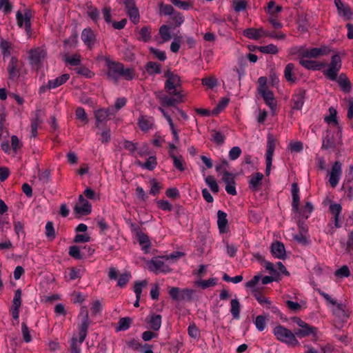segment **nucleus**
Segmentation results:
<instances>
[{
  "label": "nucleus",
  "instance_id": "nucleus-1",
  "mask_svg": "<svg viewBox=\"0 0 353 353\" xmlns=\"http://www.w3.org/2000/svg\"><path fill=\"white\" fill-rule=\"evenodd\" d=\"M164 76L167 79L164 85V90L168 95L163 94L162 92L156 94L161 104L163 106L171 107L183 102L185 95L182 94L180 77L170 70L165 72Z\"/></svg>",
  "mask_w": 353,
  "mask_h": 353
},
{
  "label": "nucleus",
  "instance_id": "nucleus-2",
  "mask_svg": "<svg viewBox=\"0 0 353 353\" xmlns=\"http://www.w3.org/2000/svg\"><path fill=\"white\" fill-rule=\"evenodd\" d=\"M274 334L278 340L290 345L297 346L299 345L296 338L295 332L293 333L291 330L282 325L275 327Z\"/></svg>",
  "mask_w": 353,
  "mask_h": 353
},
{
  "label": "nucleus",
  "instance_id": "nucleus-3",
  "mask_svg": "<svg viewBox=\"0 0 353 353\" xmlns=\"http://www.w3.org/2000/svg\"><path fill=\"white\" fill-rule=\"evenodd\" d=\"M341 137V133L339 131L336 133L335 132L327 130L325 136L323 139L321 148L324 150H334L336 148L338 145H341L339 140Z\"/></svg>",
  "mask_w": 353,
  "mask_h": 353
},
{
  "label": "nucleus",
  "instance_id": "nucleus-4",
  "mask_svg": "<svg viewBox=\"0 0 353 353\" xmlns=\"http://www.w3.org/2000/svg\"><path fill=\"white\" fill-rule=\"evenodd\" d=\"M341 65V59L339 54H335L331 58L328 68L323 71V74L330 80L335 81Z\"/></svg>",
  "mask_w": 353,
  "mask_h": 353
},
{
  "label": "nucleus",
  "instance_id": "nucleus-5",
  "mask_svg": "<svg viewBox=\"0 0 353 353\" xmlns=\"http://www.w3.org/2000/svg\"><path fill=\"white\" fill-rule=\"evenodd\" d=\"M16 18L17 21V25L20 28H24L26 32L28 37L30 38L32 35V28H31V18L32 13L30 10L26 9L24 10V13H22L20 10H19L16 14Z\"/></svg>",
  "mask_w": 353,
  "mask_h": 353
},
{
  "label": "nucleus",
  "instance_id": "nucleus-6",
  "mask_svg": "<svg viewBox=\"0 0 353 353\" xmlns=\"http://www.w3.org/2000/svg\"><path fill=\"white\" fill-rule=\"evenodd\" d=\"M107 72L106 75L108 79L117 82L121 77V71H122L123 63L112 61L109 59H105Z\"/></svg>",
  "mask_w": 353,
  "mask_h": 353
},
{
  "label": "nucleus",
  "instance_id": "nucleus-7",
  "mask_svg": "<svg viewBox=\"0 0 353 353\" xmlns=\"http://www.w3.org/2000/svg\"><path fill=\"white\" fill-rule=\"evenodd\" d=\"M276 147V139L271 134L268 135L267 150H266V169L265 174L268 176L270 173L272 157Z\"/></svg>",
  "mask_w": 353,
  "mask_h": 353
},
{
  "label": "nucleus",
  "instance_id": "nucleus-8",
  "mask_svg": "<svg viewBox=\"0 0 353 353\" xmlns=\"http://www.w3.org/2000/svg\"><path fill=\"white\" fill-rule=\"evenodd\" d=\"M163 259H165V256H157L152 258L149 262V269L151 271L155 272L158 273L159 272H169L171 271V269L169 268L168 265L165 263Z\"/></svg>",
  "mask_w": 353,
  "mask_h": 353
},
{
  "label": "nucleus",
  "instance_id": "nucleus-9",
  "mask_svg": "<svg viewBox=\"0 0 353 353\" xmlns=\"http://www.w3.org/2000/svg\"><path fill=\"white\" fill-rule=\"evenodd\" d=\"M74 211L80 216H86L91 213L92 205L82 194H80L79 196L78 203H76L74 208Z\"/></svg>",
  "mask_w": 353,
  "mask_h": 353
},
{
  "label": "nucleus",
  "instance_id": "nucleus-10",
  "mask_svg": "<svg viewBox=\"0 0 353 353\" xmlns=\"http://www.w3.org/2000/svg\"><path fill=\"white\" fill-rule=\"evenodd\" d=\"M330 52V50L326 46L313 48L301 50L300 56L302 58H317L318 57L327 54Z\"/></svg>",
  "mask_w": 353,
  "mask_h": 353
},
{
  "label": "nucleus",
  "instance_id": "nucleus-11",
  "mask_svg": "<svg viewBox=\"0 0 353 353\" xmlns=\"http://www.w3.org/2000/svg\"><path fill=\"white\" fill-rule=\"evenodd\" d=\"M83 312L84 313V315L82 319V322H81V325L79 326V342L80 343H82L84 341V340L85 339L87 334H88V327L90 324L88 312L84 307L81 309V313H83Z\"/></svg>",
  "mask_w": 353,
  "mask_h": 353
},
{
  "label": "nucleus",
  "instance_id": "nucleus-12",
  "mask_svg": "<svg viewBox=\"0 0 353 353\" xmlns=\"http://www.w3.org/2000/svg\"><path fill=\"white\" fill-rule=\"evenodd\" d=\"M46 56V51L42 48L38 47L29 51V59L31 65L39 67L42 60Z\"/></svg>",
  "mask_w": 353,
  "mask_h": 353
},
{
  "label": "nucleus",
  "instance_id": "nucleus-13",
  "mask_svg": "<svg viewBox=\"0 0 353 353\" xmlns=\"http://www.w3.org/2000/svg\"><path fill=\"white\" fill-rule=\"evenodd\" d=\"M221 179L225 183V191L227 193L232 196L236 195L235 175L229 172H225V174L222 175Z\"/></svg>",
  "mask_w": 353,
  "mask_h": 353
},
{
  "label": "nucleus",
  "instance_id": "nucleus-14",
  "mask_svg": "<svg viewBox=\"0 0 353 353\" xmlns=\"http://www.w3.org/2000/svg\"><path fill=\"white\" fill-rule=\"evenodd\" d=\"M306 94V90L303 88L297 90L296 93L292 95L291 99V107L292 110H299L304 104V100Z\"/></svg>",
  "mask_w": 353,
  "mask_h": 353
},
{
  "label": "nucleus",
  "instance_id": "nucleus-15",
  "mask_svg": "<svg viewBox=\"0 0 353 353\" xmlns=\"http://www.w3.org/2000/svg\"><path fill=\"white\" fill-rule=\"evenodd\" d=\"M342 174V165L339 161H336L332 167L330 174L329 182L332 188H335L340 179Z\"/></svg>",
  "mask_w": 353,
  "mask_h": 353
},
{
  "label": "nucleus",
  "instance_id": "nucleus-16",
  "mask_svg": "<svg viewBox=\"0 0 353 353\" xmlns=\"http://www.w3.org/2000/svg\"><path fill=\"white\" fill-rule=\"evenodd\" d=\"M335 6L338 10L339 14L341 15L345 20H350L353 17V10L347 4H344L341 0H334Z\"/></svg>",
  "mask_w": 353,
  "mask_h": 353
},
{
  "label": "nucleus",
  "instance_id": "nucleus-17",
  "mask_svg": "<svg viewBox=\"0 0 353 353\" xmlns=\"http://www.w3.org/2000/svg\"><path fill=\"white\" fill-rule=\"evenodd\" d=\"M110 110V108H101L94 111V115L96 119L97 128H99L101 124L109 120L111 114Z\"/></svg>",
  "mask_w": 353,
  "mask_h": 353
},
{
  "label": "nucleus",
  "instance_id": "nucleus-18",
  "mask_svg": "<svg viewBox=\"0 0 353 353\" xmlns=\"http://www.w3.org/2000/svg\"><path fill=\"white\" fill-rule=\"evenodd\" d=\"M21 305V290L18 289L14 292V299L11 308L13 319H18L19 316V308Z\"/></svg>",
  "mask_w": 353,
  "mask_h": 353
},
{
  "label": "nucleus",
  "instance_id": "nucleus-19",
  "mask_svg": "<svg viewBox=\"0 0 353 353\" xmlns=\"http://www.w3.org/2000/svg\"><path fill=\"white\" fill-rule=\"evenodd\" d=\"M137 236V240L141 248L145 253L149 252L151 243L149 236L143 232L139 228L135 229Z\"/></svg>",
  "mask_w": 353,
  "mask_h": 353
},
{
  "label": "nucleus",
  "instance_id": "nucleus-20",
  "mask_svg": "<svg viewBox=\"0 0 353 353\" xmlns=\"http://www.w3.org/2000/svg\"><path fill=\"white\" fill-rule=\"evenodd\" d=\"M81 39L89 49H92L96 41V35L90 28L83 30Z\"/></svg>",
  "mask_w": 353,
  "mask_h": 353
},
{
  "label": "nucleus",
  "instance_id": "nucleus-21",
  "mask_svg": "<svg viewBox=\"0 0 353 353\" xmlns=\"http://www.w3.org/2000/svg\"><path fill=\"white\" fill-rule=\"evenodd\" d=\"M271 252L272 255L277 259H285V249L283 243L280 241H276L272 243Z\"/></svg>",
  "mask_w": 353,
  "mask_h": 353
},
{
  "label": "nucleus",
  "instance_id": "nucleus-22",
  "mask_svg": "<svg viewBox=\"0 0 353 353\" xmlns=\"http://www.w3.org/2000/svg\"><path fill=\"white\" fill-rule=\"evenodd\" d=\"M259 94L263 97L267 105H268L272 111H275L277 103L274 98L272 91L270 90H262Z\"/></svg>",
  "mask_w": 353,
  "mask_h": 353
},
{
  "label": "nucleus",
  "instance_id": "nucleus-23",
  "mask_svg": "<svg viewBox=\"0 0 353 353\" xmlns=\"http://www.w3.org/2000/svg\"><path fill=\"white\" fill-rule=\"evenodd\" d=\"M317 328L310 325L308 323L304 324L302 327L295 330V334L298 337H305L310 334L316 336Z\"/></svg>",
  "mask_w": 353,
  "mask_h": 353
},
{
  "label": "nucleus",
  "instance_id": "nucleus-24",
  "mask_svg": "<svg viewBox=\"0 0 353 353\" xmlns=\"http://www.w3.org/2000/svg\"><path fill=\"white\" fill-rule=\"evenodd\" d=\"M341 90L345 93H350L352 90V83L345 73H341L339 77H336V80Z\"/></svg>",
  "mask_w": 353,
  "mask_h": 353
},
{
  "label": "nucleus",
  "instance_id": "nucleus-25",
  "mask_svg": "<svg viewBox=\"0 0 353 353\" xmlns=\"http://www.w3.org/2000/svg\"><path fill=\"white\" fill-rule=\"evenodd\" d=\"M18 59L16 57H12L8 65V72L9 74V79L14 80L19 77L18 70Z\"/></svg>",
  "mask_w": 353,
  "mask_h": 353
},
{
  "label": "nucleus",
  "instance_id": "nucleus-26",
  "mask_svg": "<svg viewBox=\"0 0 353 353\" xmlns=\"http://www.w3.org/2000/svg\"><path fill=\"white\" fill-rule=\"evenodd\" d=\"M263 179V174L261 172H255L251 176V179L249 181V188L253 191L256 192L259 189L261 185L262 180Z\"/></svg>",
  "mask_w": 353,
  "mask_h": 353
},
{
  "label": "nucleus",
  "instance_id": "nucleus-27",
  "mask_svg": "<svg viewBox=\"0 0 353 353\" xmlns=\"http://www.w3.org/2000/svg\"><path fill=\"white\" fill-rule=\"evenodd\" d=\"M217 224L219 232L225 233L228 230V221L227 219V214L221 210L217 212Z\"/></svg>",
  "mask_w": 353,
  "mask_h": 353
},
{
  "label": "nucleus",
  "instance_id": "nucleus-28",
  "mask_svg": "<svg viewBox=\"0 0 353 353\" xmlns=\"http://www.w3.org/2000/svg\"><path fill=\"white\" fill-rule=\"evenodd\" d=\"M299 187L296 183H293L292 184V211L299 212V203H300V197L299 194Z\"/></svg>",
  "mask_w": 353,
  "mask_h": 353
},
{
  "label": "nucleus",
  "instance_id": "nucleus-29",
  "mask_svg": "<svg viewBox=\"0 0 353 353\" xmlns=\"http://www.w3.org/2000/svg\"><path fill=\"white\" fill-rule=\"evenodd\" d=\"M299 63L305 68L312 70H320L325 65V63L321 62L305 59H301Z\"/></svg>",
  "mask_w": 353,
  "mask_h": 353
},
{
  "label": "nucleus",
  "instance_id": "nucleus-30",
  "mask_svg": "<svg viewBox=\"0 0 353 353\" xmlns=\"http://www.w3.org/2000/svg\"><path fill=\"white\" fill-rule=\"evenodd\" d=\"M146 321L152 330L158 331L161 325V316L152 313L147 318Z\"/></svg>",
  "mask_w": 353,
  "mask_h": 353
},
{
  "label": "nucleus",
  "instance_id": "nucleus-31",
  "mask_svg": "<svg viewBox=\"0 0 353 353\" xmlns=\"http://www.w3.org/2000/svg\"><path fill=\"white\" fill-rule=\"evenodd\" d=\"M329 210L333 215L334 225L336 228L341 227L339 224V215L342 211V207L339 203H332L329 207Z\"/></svg>",
  "mask_w": 353,
  "mask_h": 353
},
{
  "label": "nucleus",
  "instance_id": "nucleus-32",
  "mask_svg": "<svg viewBox=\"0 0 353 353\" xmlns=\"http://www.w3.org/2000/svg\"><path fill=\"white\" fill-rule=\"evenodd\" d=\"M252 292L254 297L260 304H269L268 309L271 310L274 313H276L278 311L277 307L272 306V302L268 299L263 296L258 290L254 289Z\"/></svg>",
  "mask_w": 353,
  "mask_h": 353
},
{
  "label": "nucleus",
  "instance_id": "nucleus-33",
  "mask_svg": "<svg viewBox=\"0 0 353 353\" xmlns=\"http://www.w3.org/2000/svg\"><path fill=\"white\" fill-rule=\"evenodd\" d=\"M70 79L68 74H63L54 80L48 81V89H54L64 84Z\"/></svg>",
  "mask_w": 353,
  "mask_h": 353
},
{
  "label": "nucleus",
  "instance_id": "nucleus-34",
  "mask_svg": "<svg viewBox=\"0 0 353 353\" xmlns=\"http://www.w3.org/2000/svg\"><path fill=\"white\" fill-rule=\"evenodd\" d=\"M294 69V65L290 63L286 65L284 70V77L290 83H294L297 81V78L293 75Z\"/></svg>",
  "mask_w": 353,
  "mask_h": 353
},
{
  "label": "nucleus",
  "instance_id": "nucleus-35",
  "mask_svg": "<svg viewBox=\"0 0 353 353\" xmlns=\"http://www.w3.org/2000/svg\"><path fill=\"white\" fill-rule=\"evenodd\" d=\"M138 125L142 131L147 132L152 128L154 123L152 119H149L146 116L141 115L138 119Z\"/></svg>",
  "mask_w": 353,
  "mask_h": 353
},
{
  "label": "nucleus",
  "instance_id": "nucleus-36",
  "mask_svg": "<svg viewBox=\"0 0 353 353\" xmlns=\"http://www.w3.org/2000/svg\"><path fill=\"white\" fill-rule=\"evenodd\" d=\"M329 113L330 114L325 117V122L327 123L328 124L333 123L334 125L338 128V129L339 130V133L341 134V128L339 125V122L336 118V110L333 107H330L329 108Z\"/></svg>",
  "mask_w": 353,
  "mask_h": 353
},
{
  "label": "nucleus",
  "instance_id": "nucleus-37",
  "mask_svg": "<svg viewBox=\"0 0 353 353\" xmlns=\"http://www.w3.org/2000/svg\"><path fill=\"white\" fill-rule=\"evenodd\" d=\"M137 164L143 168H145L148 170H153L157 165V161L154 156H150L145 163L139 160L137 161Z\"/></svg>",
  "mask_w": 353,
  "mask_h": 353
},
{
  "label": "nucleus",
  "instance_id": "nucleus-38",
  "mask_svg": "<svg viewBox=\"0 0 353 353\" xmlns=\"http://www.w3.org/2000/svg\"><path fill=\"white\" fill-rule=\"evenodd\" d=\"M132 322V320L130 317L121 318L119 320L118 326L115 329L116 331L120 332V331L127 330L130 327Z\"/></svg>",
  "mask_w": 353,
  "mask_h": 353
},
{
  "label": "nucleus",
  "instance_id": "nucleus-39",
  "mask_svg": "<svg viewBox=\"0 0 353 353\" xmlns=\"http://www.w3.org/2000/svg\"><path fill=\"white\" fill-rule=\"evenodd\" d=\"M145 70L150 75L161 73V64L149 61L145 65Z\"/></svg>",
  "mask_w": 353,
  "mask_h": 353
},
{
  "label": "nucleus",
  "instance_id": "nucleus-40",
  "mask_svg": "<svg viewBox=\"0 0 353 353\" xmlns=\"http://www.w3.org/2000/svg\"><path fill=\"white\" fill-rule=\"evenodd\" d=\"M231 308L230 312L233 319H239L240 317V303L239 301L236 299H234L231 300L230 302Z\"/></svg>",
  "mask_w": 353,
  "mask_h": 353
},
{
  "label": "nucleus",
  "instance_id": "nucleus-41",
  "mask_svg": "<svg viewBox=\"0 0 353 353\" xmlns=\"http://www.w3.org/2000/svg\"><path fill=\"white\" fill-rule=\"evenodd\" d=\"M169 154H170V157L173 160V164H174V166L178 169L179 170H180L181 172H183L185 170V167L183 166V158L181 156L180 157H177L172 152V150H170L169 151Z\"/></svg>",
  "mask_w": 353,
  "mask_h": 353
},
{
  "label": "nucleus",
  "instance_id": "nucleus-42",
  "mask_svg": "<svg viewBox=\"0 0 353 353\" xmlns=\"http://www.w3.org/2000/svg\"><path fill=\"white\" fill-rule=\"evenodd\" d=\"M257 50L263 54H276L279 52L277 46L272 43L268 46H259L257 47Z\"/></svg>",
  "mask_w": 353,
  "mask_h": 353
},
{
  "label": "nucleus",
  "instance_id": "nucleus-43",
  "mask_svg": "<svg viewBox=\"0 0 353 353\" xmlns=\"http://www.w3.org/2000/svg\"><path fill=\"white\" fill-rule=\"evenodd\" d=\"M78 43V34L77 32L74 30L72 32L71 36L68 39H65L63 41V44L65 47L72 48H75L77 46V44Z\"/></svg>",
  "mask_w": 353,
  "mask_h": 353
},
{
  "label": "nucleus",
  "instance_id": "nucleus-44",
  "mask_svg": "<svg viewBox=\"0 0 353 353\" xmlns=\"http://www.w3.org/2000/svg\"><path fill=\"white\" fill-rule=\"evenodd\" d=\"M87 14L95 23H97L100 19V12L97 8L88 6Z\"/></svg>",
  "mask_w": 353,
  "mask_h": 353
},
{
  "label": "nucleus",
  "instance_id": "nucleus-45",
  "mask_svg": "<svg viewBox=\"0 0 353 353\" xmlns=\"http://www.w3.org/2000/svg\"><path fill=\"white\" fill-rule=\"evenodd\" d=\"M205 181L207 183V185L209 186L210 190L214 193H218L219 191V185L214 179V177L212 175H208L205 179Z\"/></svg>",
  "mask_w": 353,
  "mask_h": 353
},
{
  "label": "nucleus",
  "instance_id": "nucleus-46",
  "mask_svg": "<svg viewBox=\"0 0 353 353\" xmlns=\"http://www.w3.org/2000/svg\"><path fill=\"white\" fill-rule=\"evenodd\" d=\"M313 210V205L312 204L307 201L304 205V207L302 209L299 208V212H295L296 213L299 214L301 216L305 219H307L309 216V214L312 212Z\"/></svg>",
  "mask_w": 353,
  "mask_h": 353
},
{
  "label": "nucleus",
  "instance_id": "nucleus-47",
  "mask_svg": "<svg viewBox=\"0 0 353 353\" xmlns=\"http://www.w3.org/2000/svg\"><path fill=\"white\" fill-rule=\"evenodd\" d=\"M212 132L211 141H214L218 145H222L225 141V136L221 132L215 130H212Z\"/></svg>",
  "mask_w": 353,
  "mask_h": 353
},
{
  "label": "nucleus",
  "instance_id": "nucleus-48",
  "mask_svg": "<svg viewBox=\"0 0 353 353\" xmlns=\"http://www.w3.org/2000/svg\"><path fill=\"white\" fill-rule=\"evenodd\" d=\"M46 235L50 241H53L56 237L53 223L51 221H48L46 225Z\"/></svg>",
  "mask_w": 353,
  "mask_h": 353
},
{
  "label": "nucleus",
  "instance_id": "nucleus-49",
  "mask_svg": "<svg viewBox=\"0 0 353 353\" xmlns=\"http://www.w3.org/2000/svg\"><path fill=\"white\" fill-rule=\"evenodd\" d=\"M75 70L78 74H80L89 79L93 77L94 75V73L93 72H92L88 68L84 65H79V67L77 68Z\"/></svg>",
  "mask_w": 353,
  "mask_h": 353
},
{
  "label": "nucleus",
  "instance_id": "nucleus-50",
  "mask_svg": "<svg viewBox=\"0 0 353 353\" xmlns=\"http://www.w3.org/2000/svg\"><path fill=\"white\" fill-rule=\"evenodd\" d=\"M135 76V70L134 68H124L123 64L122 65V71H121V77H123L127 81H130L134 79Z\"/></svg>",
  "mask_w": 353,
  "mask_h": 353
},
{
  "label": "nucleus",
  "instance_id": "nucleus-51",
  "mask_svg": "<svg viewBox=\"0 0 353 353\" xmlns=\"http://www.w3.org/2000/svg\"><path fill=\"white\" fill-rule=\"evenodd\" d=\"M243 35L248 39L259 40L260 39V35L258 34L256 28H249L243 30Z\"/></svg>",
  "mask_w": 353,
  "mask_h": 353
},
{
  "label": "nucleus",
  "instance_id": "nucleus-52",
  "mask_svg": "<svg viewBox=\"0 0 353 353\" xmlns=\"http://www.w3.org/2000/svg\"><path fill=\"white\" fill-rule=\"evenodd\" d=\"M170 28L166 25H163L159 28V34L163 40V42L169 41L171 39L170 33Z\"/></svg>",
  "mask_w": 353,
  "mask_h": 353
},
{
  "label": "nucleus",
  "instance_id": "nucleus-53",
  "mask_svg": "<svg viewBox=\"0 0 353 353\" xmlns=\"http://www.w3.org/2000/svg\"><path fill=\"white\" fill-rule=\"evenodd\" d=\"M69 255L74 259L80 260L83 259V254L80 248L77 245H72L69 248Z\"/></svg>",
  "mask_w": 353,
  "mask_h": 353
},
{
  "label": "nucleus",
  "instance_id": "nucleus-54",
  "mask_svg": "<svg viewBox=\"0 0 353 353\" xmlns=\"http://www.w3.org/2000/svg\"><path fill=\"white\" fill-rule=\"evenodd\" d=\"M75 115L76 118L82 122H83L84 124H86L88 123V118L86 112H85L84 108L82 107H78L76 109L75 111Z\"/></svg>",
  "mask_w": 353,
  "mask_h": 353
},
{
  "label": "nucleus",
  "instance_id": "nucleus-55",
  "mask_svg": "<svg viewBox=\"0 0 353 353\" xmlns=\"http://www.w3.org/2000/svg\"><path fill=\"white\" fill-rule=\"evenodd\" d=\"M201 81L203 85H205L211 89L214 88L218 84L217 79L214 76L203 78Z\"/></svg>",
  "mask_w": 353,
  "mask_h": 353
},
{
  "label": "nucleus",
  "instance_id": "nucleus-56",
  "mask_svg": "<svg viewBox=\"0 0 353 353\" xmlns=\"http://www.w3.org/2000/svg\"><path fill=\"white\" fill-rule=\"evenodd\" d=\"M132 23L137 24L139 22L140 16L139 12L137 8L129 10L126 11Z\"/></svg>",
  "mask_w": 353,
  "mask_h": 353
},
{
  "label": "nucleus",
  "instance_id": "nucleus-57",
  "mask_svg": "<svg viewBox=\"0 0 353 353\" xmlns=\"http://www.w3.org/2000/svg\"><path fill=\"white\" fill-rule=\"evenodd\" d=\"M65 61L72 66H78L81 65V55L75 54L71 57L67 56L65 57Z\"/></svg>",
  "mask_w": 353,
  "mask_h": 353
},
{
  "label": "nucleus",
  "instance_id": "nucleus-58",
  "mask_svg": "<svg viewBox=\"0 0 353 353\" xmlns=\"http://www.w3.org/2000/svg\"><path fill=\"white\" fill-rule=\"evenodd\" d=\"M247 6L248 3L245 0H233L232 1L233 8L237 12L245 10Z\"/></svg>",
  "mask_w": 353,
  "mask_h": 353
},
{
  "label": "nucleus",
  "instance_id": "nucleus-59",
  "mask_svg": "<svg viewBox=\"0 0 353 353\" xmlns=\"http://www.w3.org/2000/svg\"><path fill=\"white\" fill-rule=\"evenodd\" d=\"M151 28L148 26H143L140 32L141 39L144 42H148L151 39Z\"/></svg>",
  "mask_w": 353,
  "mask_h": 353
},
{
  "label": "nucleus",
  "instance_id": "nucleus-60",
  "mask_svg": "<svg viewBox=\"0 0 353 353\" xmlns=\"http://www.w3.org/2000/svg\"><path fill=\"white\" fill-rule=\"evenodd\" d=\"M195 290L192 289L185 288L181 291L180 300L190 301L192 299L193 294Z\"/></svg>",
  "mask_w": 353,
  "mask_h": 353
},
{
  "label": "nucleus",
  "instance_id": "nucleus-61",
  "mask_svg": "<svg viewBox=\"0 0 353 353\" xmlns=\"http://www.w3.org/2000/svg\"><path fill=\"white\" fill-rule=\"evenodd\" d=\"M216 278H210L208 280H201L200 281H197V284L203 289H206L209 287H213L216 285Z\"/></svg>",
  "mask_w": 353,
  "mask_h": 353
},
{
  "label": "nucleus",
  "instance_id": "nucleus-62",
  "mask_svg": "<svg viewBox=\"0 0 353 353\" xmlns=\"http://www.w3.org/2000/svg\"><path fill=\"white\" fill-rule=\"evenodd\" d=\"M147 284H148V283L145 280L135 283L134 291L136 294V298H137L138 300H140L141 292H142V288L145 287L147 285Z\"/></svg>",
  "mask_w": 353,
  "mask_h": 353
},
{
  "label": "nucleus",
  "instance_id": "nucleus-63",
  "mask_svg": "<svg viewBox=\"0 0 353 353\" xmlns=\"http://www.w3.org/2000/svg\"><path fill=\"white\" fill-rule=\"evenodd\" d=\"M21 332L23 336V339L25 342L29 343L32 341V336L30 335V332L29 328L26 323L23 322L21 323Z\"/></svg>",
  "mask_w": 353,
  "mask_h": 353
},
{
  "label": "nucleus",
  "instance_id": "nucleus-64",
  "mask_svg": "<svg viewBox=\"0 0 353 353\" xmlns=\"http://www.w3.org/2000/svg\"><path fill=\"white\" fill-rule=\"evenodd\" d=\"M254 324L256 328L259 331H263L265 328L266 325V319L263 315H259L256 317Z\"/></svg>",
  "mask_w": 353,
  "mask_h": 353
}]
</instances>
